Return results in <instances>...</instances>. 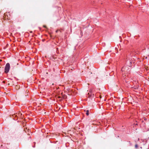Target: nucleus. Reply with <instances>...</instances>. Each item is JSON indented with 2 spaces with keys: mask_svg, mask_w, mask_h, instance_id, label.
<instances>
[{
  "mask_svg": "<svg viewBox=\"0 0 149 149\" xmlns=\"http://www.w3.org/2000/svg\"><path fill=\"white\" fill-rule=\"evenodd\" d=\"M148 149L147 148V149Z\"/></svg>",
  "mask_w": 149,
  "mask_h": 149,
  "instance_id": "f8f14e48",
  "label": "nucleus"
},
{
  "mask_svg": "<svg viewBox=\"0 0 149 149\" xmlns=\"http://www.w3.org/2000/svg\"><path fill=\"white\" fill-rule=\"evenodd\" d=\"M138 147V146L137 144H136L135 145V147L136 148H137Z\"/></svg>",
  "mask_w": 149,
  "mask_h": 149,
  "instance_id": "20e7f679",
  "label": "nucleus"
},
{
  "mask_svg": "<svg viewBox=\"0 0 149 149\" xmlns=\"http://www.w3.org/2000/svg\"><path fill=\"white\" fill-rule=\"evenodd\" d=\"M43 27L45 28H46L47 27L45 25H43Z\"/></svg>",
  "mask_w": 149,
  "mask_h": 149,
  "instance_id": "39448f33",
  "label": "nucleus"
},
{
  "mask_svg": "<svg viewBox=\"0 0 149 149\" xmlns=\"http://www.w3.org/2000/svg\"><path fill=\"white\" fill-rule=\"evenodd\" d=\"M100 98H101V97H101V96H100Z\"/></svg>",
  "mask_w": 149,
  "mask_h": 149,
  "instance_id": "0eeeda50",
  "label": "nucleus"
},
{
  "mask_svg": "<svg viewBox=\"0 0 149 149\" xmlns=\"http://www.w3.org/2000/svg\"><path fill=\"white\" fill-rule=\"evenodd\" d=\"M3 82H4H4H5V81H3Z\"/></svg>",
  "mask_w": 149,
  "mask_h": 149,
  "instance_id": "9b49d317",
  "label": "nucleus"
},
{
  "mask_svg": "<svg viewBox=\"0 0 149 149\" xmlns=\"http://www.w3.org/2000/svg\"><path fill=\"white\" fill-rule=\"evenodd\" d=\"M65 96L64 95V96L63 97V98H65Z\"/></svg>",
  "mask_w": 149,
  "mask_h": 149,
  "instance_id": "6e6552de",
  "label": "nucleus"
},
{
  "mask_svg": "<svg viewBox=\"0 0 149 149\" xmlns=\"http://www.w3.org/2000/svg\"><path fill=\"white\" fill-rule=\"evenodd\" d=\"M10 68V65L9 63H7L5 66V72L7 73L8 72Z\"/></svg>",
  "mask_w": 149,
  "mask_h": 149,
  "instance_id": "f257e3e1",
  "label": "nucleus"
},
{
  "mask_svg": "<svg viewBox=\"0 0 149 149\" xmlns=\"http://www.w3.org/2000/svg\"><path fill=\"white\" fill-rule=\"evenodd\" d=\"M124 69V67H123V68H122V70L123 69Z\"/></svg>",
  "mask_w": 149,
  "mask_h": 149,
  "instance_id": "423d86ee",
  "label": "nucleus"
},
{
  "mask_svg": "<svg viewBox=\"0 0 149 149\" xmlns=\"http://www.w3.org/2000/svg\"><path fill=\"white\" fill-rule=\"evenodd\" d=\"M89 110H87L86 111V114L87 116H88L89 115Z\"/></svg>",
  "mask_w": 149,
  "mask_h": 149,
  "instance_id": "7ed1b4c3",
  "label": "nucleus"
},
{
  "mask_svg": "<svg viewBox=\"0 0 149 149\" xmlns=\"http://www.w3.org/2000/svg\"><path fill=\"white\" fill-rule=\"evenodd\" d=\"M70 131V130H69V131H68V132H69Z\"/></svg>",
  "mask_w": 149,
  "mask_h": 149,
  "instance_id": "9d476101",
  "label": "nucleus"
},
{
  "mask_svg": "<svg viewBox=\"0 0 149 149\" xmlns=\"http://www.w3.org/2000/svg\"><path fill=\"white\" fill-rule=\"evenodd\" d=\"M21 114V115H22V114H21V113H20L19 114Z\"/></svg>",
  "mask_w": 149,
  "mask_h": 149,
  "instance_id": "1a4fd4ad",
  "label": "nucleus"
},
{
  "mask_svg": "<svg viewBox=\"0 0 149 149\" xmlns=\"http://www.w3.org/2000/svg\"><path fill=\"white\" fill-rule=\"evenodd\" d=\"M131 57H129L128 58V60L130 62V63H131L132 62V59L131 58ZM128 59V58H127V59Z\"/></svg>",
  "mask_w": 149,
  "mask_h": 149,
  "instance_id": "f03ea898",
  "label": "nucleus"
}]
</instances>
